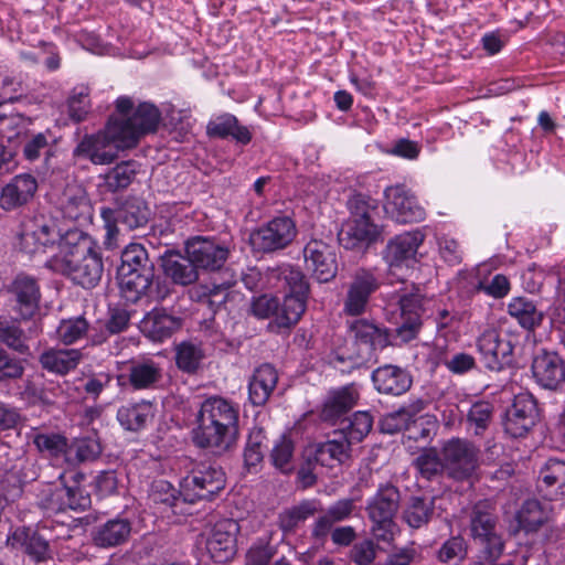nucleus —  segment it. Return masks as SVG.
Wrapping results in <instances>:
<instances>
[{
  "label": "nucleus",
  "instance_id": "5701e85b",
  "mask_svg": "<svg viewBox=\"0 0 565 565\" xmlns=\"http://www.w3.org/2000/svg\"><path fill=\"white\" fill-rule=\"evenodd\" d=\"M131 531L130 520L117 515L97 524L92 531V540L100 548L118 547L128 542Z\"/></svg>",
  "mask_w": 565,
  "mask_h": 565
},
{
  "label": "nucleus",
  "instance_id": "423d86ee",
  "mask_svg": "<svg viewBox=\"0 0 565 565\" xmlns=\"http://www.w3.org/2000/svg\"><path fill=\"white\" fill-rule=\"evenodd\" d=\"M100 216L105 228L104 245L107 249L118 245V224L127 230L143 227L149 220V210L139 199H129L118 209L103 207Z\"/></svg>",
  "mask_w": 565,
  "mask_h": 565
},
{
  "label": "nucleus",
  "instance_id": "20e7f679",
  "mask_svg": "<svg viewBox=\"0 0 565 565\" xmlns=\"http://www.w3.org/2000/svg\"><path fill=\"white\" fill-rule=\"evenodd\" d=\"M268 287L285 292L281 301V312L275 324L280 327H295L307 309L309 298V282L300 268L291 264H281L268 268L266 273Z\"/></svg>",
  "mask_w": 565,
  "mask_h": 565
},
{
  "label": "nucleus",
  "instance_id": "0e129e2a",
  "mask_svg": "<svg viewBox=\"0 0 565 565\" xmlns=\"http://www.w3.org/2000/svg\"><path fill=\"white\" fill-rule=\"evenodd\" d=\"M493 415V406L486 401L473 403L467 414V424L475 435H481L489 427Z\"/></svg>",
  "mask_w": 565,
  "mask_h": 565
},
{
  "label": "nucleus",
  "instance_id": "bf43d9fd",
  "mask_svg": "<svg viewBox=\"0 0 565 565\" xmlns=\"http://www.w3.org/2000/svg\"><path fill=\"white\" fill-rule=\"evenodd\" d=\"M138 168L139 164L134 160L118 163L105 174V185L113 192L126 189L135 179Z\"/></svg>",
  "mask_w": 565,
  "mask_h": 565
},
{
  "label": "nucleus",
  "instance_id": "72a5a7b5",
  "mask_svg": "<svg viewBox=\"0 0 565 565\" xmlns=\"http://www.w3.org/2000/svg\"><path fill=\"white\" fill-rule=\"evenodd\" d=\"M60 210L65 220L85 223L90 221L93 207L84 189L68 186L60 199Z\"/></svg>",
  "mask_w": 565,
  "mask_h": 565
},
{
  "label": "nucleus",
  "instance_id": "58836bf2",
  "mask_svg": "<svg viewBox=\"0 0 565 565\" xmlns=\"http://www.w3.org/2000/svg\"><path fill=\"white\" fill-rule=\"evenodd\" d=\"M162 268L167 277L174 284L188 286L195 282L199 271L189 255L182 256L178 253L166 254L162 258Z\"/></svg>",
  "mask_w": 565,
  "mask_h": 565
},
{
  "label": "nucleus",
  "instance_id": "e433bc0d",
  "mask_svg": "<svg viewBox=\"0 0 565 565\" xmlns=\"http://www.w3.org/2000/svg\"><path fill=\"white\" fill-rule=\"evenodd\" d=\"M149 499L162 513L169 510L175 515L189 513L185 508L188 501L183 500L181 490L177 491L166 480H157L151 484Z\"/></svg>",
  "mask_w": 565,
  "mask_h": 565
},
{
  "label": "nucleus",
  "instance_id": "c756f323",
  "mask_svg": "<svg viewBox=\"0 0 565 565\" xmlns=\"http://www.w3.org/2000/svg\"><path fill=\"white\" fill-rule=\"evenodd\" d=\"M127 379L134 390H153L163 379V369L152 359L132 360L128 366Z\"/></svg>",
  "mask_w": 565,
  "mask_h": 565
},
{
  "label": "nucleus",
  "instance_id": "c03bdc74",
  "mask_svg": "<svg viewBox=\"0 0 565 565\" xmlns=\"http://www.w3.org/2000/svg\"><path fill=\"white\" fill-rule=\"evenodd\" d=\"M551 507L536 499L524 501L516 513V520L525 532H535L550 519Z\"/></svg>",
  "mask_w": 565,
  "mask_h": 565
},
{
  "label": "nucleus",
  "instance_id": "de8ad7c7",
  "mask_svg": "<svg viewBox=\"0 0 565 565\" xmlns=\"http://www.w3.org/2000/svg\"><path fill=\"white\" fill-rule=\"evenodd\" d=\"M350 451L351 445L339 436V438L319 444L316 447L315 459L321 466L333 467L337 463L345 462L350 458Z\"/></svg>",
  "mask_w": 565,
  "mask_h": 565
},
{
  "label": "nucleus",
  "instance_id": "412c9836",
  "mask_svg": "<svg viewBox=\"0 0 565 565\" xmlns=\"http://www.w3.org/2000/svg\"><path fill=\"white\" fill-rule=\"evenodd\" d=\"M238 525L233 520L216 523L206 541V550L216 563L230 561L236 553Z\"/></svg>",
  "mask_w": 565,
  "mask_h": 565
},
{
  "label": "nucleus",
  "instance_id": "a18cd8bd",
  "mask_svg": "<svg viewBox=\"0 0 565 565\" xmlns=\"http://www.w3.org/2000/svg\"><path fill=\"white\" fill-rule=\"evenodd\" d=\"M267 436L263 428L250 429L243 451L244 469L249 473H256L262 467Z\"/></svg>",
  "mask_w": 565,
  "mask_h": 565
},
{
  "label": "nucleus",
  "instance_id": "5fc2aeb1",
  "mask_svg": "<svg viewBox=\"0 0 565 565\" xmlns=\"http://www.w3.org/2000/svg\"><path fill=\"white\" fill-rule=\"evenodd\" d=\"M373 416L366 411L355 412L342 427L340 436L350 445L361 443L372 430Z\"/></svg>",
  "mask_w": 565,
  "mask_h": 565
},
{
  "label": "nucleus",
  "instance_id": "052dcab7",
  "mask_svg": "<svg viewBox=\"0 0 565 565\" xmlns=\"http://www.w3.org/2000/svg\"><path fill=\"white\" fill-rule=\"evenodd\" d=\"M295 445L286 436L277 439L273 446L269 458L273 466L282 473H289L295 468Z\"/></svg>",
  "mask_w": 565,
  "mask_h": 565
},
{
  "label": "nucleus",
  "instance_id": "0eeeda50",
  "mask_svg": "<svg viewBox=\"0 0 565 565\" xmlns=\"http://www.w3.org/2000/svg\"><path fill=\"white\" fill-rule=\"evenodd\" d=\"M441 457L448 475L456 480L471 478L479 467V448L467 439L451 438L446 441Z\"/></svg>",
  "mask_w": 565,
  "mask_h": 565
},
{
  "label": "nucleus",
  "instance_id": "bb28decb",
  "mask_svg": "<svg viewBox=\"0 0 565 565\" xmlns=\"http://www.w3.org/2000/svg\"><path fill=\"white\" fill-rule=\"evenodd\" d=\"M182 326V319L167 312L163 308H154L140 322L141 331L152 341L162 342L170 338Z\"/></svg>",
  "mask_w": 565,
  "mask_h": 565
},
{
  "label": "nucleus",
  "instance_id": "9b49d317",
  "mask_svg": "<svg viewBox=\"0 0 565 565\" xmlns=\"http://www.w3.org/2000/svg\"><path fill=\"white\" fill-rule=\"evenodd\" d=\"M401 311V326L397 335L405 342L413 340L422 326L425 298L418 288L411 286L397 291L394 296Z\"/></svg>",
  "mask_w": 565,
  "mask_h": 565
},
{
  "label": "nucleus",
  "instance_id": "7c9ffc66",
  "mask_svg": "<svg viewBox=\"0 0 565 565\" xmlns=\"http://www.w3.org/2000/svg\"><path fill=\"white\" fill-rule=\"evenodd\" d=\"M206 134L212 138H232L243 146L248 145L253 138L249 128L242 125L238 119L230 113L213 117L206 125Z\"/></svg>",
  "mask_w": 565,
  "mask_h": 565
},
{
  "label": "nucleus",
  "instance_id": "f8f14e48",
  "mask_svg": "<svg viewBox=\"0 0 565 565\" xmlns=\"http://www.w3.org/2000/svg\"><path fill=\"white\" fill-rule=\"evenodd\" d=\"M62 236L64 234L56 231L55 226L43 217L30 218L22 223L19 234V247L29 255L42 253L55 243L60 246Z\"/></svg>",
  "mask_w": 565,
  "mask_h": 565
},
{
  "label": "nucleus",
  "instance_id": "2f4dec72",
  "mask_svg": "<svg viewBox=\"0 0 565 565\" xmlns=\"http://www.w3.org/2000/svg\"><path fill=\"white\" fill-rule=\"evenodd\" d=\"M351 331L354 333L355 341L365 347V352L359 353L361 359L371 355L373 351L382 350L391 344L388 330L365 319L354 321L351 324Z\"/></svg>",
  "mask_w": 565,
  "mask_h": 565
},
{
  "label": "nucleus",
  "instance_id": "6ab92c4d",
  "mask_svg": "<svg viewBox=\"0 0 565 565\" xmlns=\"http://www.w3.org/2000/svg\"><path fill=\"white\" fill-rule=\"evenodd\" d=\"M424 239L425 234L419 230L398 234L387 242L383 258L391 268L408 267L415 260L418 247Z\"/></svg>",
  "mask_w": 565,
  "mask_h": 565
},
{
  "label": "nucleus",
  "instance_id": "4468645a",
  "mask_svg": "<svg viewBox=\"0 0 565 565\" xmlns=\"http://www.w3.org/2000/svg\"><path fill=\"white\" fill-rule=\"evenodd\" d=\"M537 416L534 397L529 393H521L514 397L513 404L505 413L504 430L513 438L524 437L535 425Z\"/></svg>",
  "mask_w": 565,
  "mask_h": 565
},
{
  "label": "nucleus",
  "instance_id": "f704fd0d",
  "mask_svg": "<svg viewBox=\"0 0 565 565\" xmlns=\"http://www.w3.org/2000/svg\"><path fill=\"white\" fill-rule=\"evenodd\" d=\"M539 489L552 501L565 495V461L551 458L541 468Z\"/></svg>",
  "mask_w": 565,
  "mask_h": 565
},
{
  "label": "nucleus",
  "instance_id": "393cba45",
  "mask_svg": "<svg viewBox=\"0 0 565 565\" xmlns=\"http://www.w3.org/2000/svg\"><path fill=\"white\" fill-rule=\"evenodd\" d=\"M372 381L379 393L393 396L406 393L413 383L411 374L405 369L391 364L374 370Z\"/></svg>",
  "mask_w": 565,
  "mask_h": 565
},
{
  "label": "nucleus",
  "instance_id": "9d476101",
  "mask_svg": "<svg viewBox=\"0 0 565 565\" xmlns=\"http://www.w3.org/2000/svg\"><path fill=\"white\" fill-rule=\"evenodd\" d=\"M297 235V227L289 216H277L250 235L254 248L260 252H274L288 246Z\"/></svg>",
  "mask_w": 565,
  "mask_h": 565
},
{
  "label": "nucleus",
  "instance_id": "338daca9",
  "mask_svg": "<svg viewBox=\"0 0 565 565\" xmlns=\"http://www.w3.org/2000/svg\"><path fill=\"white\" fill-rule=\"evenodd\" d=\"M415 466L427 480L439 475L445 467L443 458L440 459L434 449H428L420 454L415 460Z\"/></svg>",
  "mask_w": 565,
  "mask_h": 565
},
{
  "label": "nucleus",
  "instance_id": "6e6552de",
  "mask_svg": "<svg viewBox=\"0 0 565 565\" xmlns=\"http://www.w3.org/2000/svg\"><path fill=\"white\" fill-rule=\"evenodd\" d=\"M181 495L188 503L212 500L225 487L224 472L212 466H203L184 477L180 483Z\"/></svg>",
  "mask_w": 565,
  "mask_h": 565
},
{
  "label": "nucleus",
  "instance_id": "f3484780",
  "mask_svg": "<svg viewBox=\"0 0 565 565\" xmlns=\"http://www.w3.org/2000/svg\"><path fill=\"white\" fill-rule=\"evenodd\" d=\"M303 257L308 270L319 282L332 280L338 271L334 249L331 245L312 239L303 248Z\"/></svg>",
  "mask_w": 565,
  "mask_h": 565
},
{
  "label": "nucleus",
  "instance_id": "c9c22d12",
  "mask_svg": "<svg viewBox=\"0 0 565 565\" xmlns=\"http://www.w3.org/2000/svg\"><path fill=\"white\" fill-rule=\"evenodd\" d=\"M399 491L395 486L382 484L366 503L370 520L394 519L399 507Z\"/></svg>",
  "mask_w": 565,
  "mask_h": 565
},
{
  "label": "nucleus",
  "instance_id": "b1692460",
  "mask_svg": "<svg viewBox=\"0 0 565 565\" xmlns=\"http://www.w3.org/2000/svg\"><path fill=\"white\" fill-rule=\"evenodd\" d=\"M4 479L14 487L21 488L25 483L36 480L40 476L38 460L25 452L15 451L1 463Z\"/></svg>",
  "mask_w": 565,
  "mask_h": 565
},
{
  "label": "nucleus",
  "instance_id": "4be33fe9",
  "mask_svg": "<svg viewBox=\"0 0 565 565\" xmlns=\"http://www.w3.org/2000/svg\"><path fill=\"white\" fill-rule=\"evenodd\" d=\"M83 360V351L73 348L51 347L39 355L41 369L56 376H65L75 371Z\"/></svg>",
  "mask_w": 565,
  "mask_h": 565
},
{
  "label": "nucleus",
  "instance_id": "f03ea898",
  "mask_svg": "<svg viewBox=\"0 0 565 565\" xmlns=\"http://www.w3.org/2000/svg\"><path fill=\"white\" fill-rule=\"evenodd\" d=\"M239 406L221 396H210L201 403L191 431L193 444L215 455L235 447L239 437Z\"/></svg>",
  "mask_w": 565,
  "mask_h": 565
},
{
  "label": "nucleus",
  "instance_id": "dca6fc26",
  "mask_svg": "<svg viewBox=\"0 0 565 565\" xmlns=\"http://www.w3.org/2000/svg\"><path fill=\"white\" fill-rule=\"evenodd\" d=\"M185 253L191 257L196 268L218 270L228 257V248L215 239L195 236L185 244Z\"/></svg>",
  "mask_w": 565,
  "mask_h": 565
},
{
  "label": "nucleus",
  "instance_id": "cd10ccee",
  "mask_svg": "<svg viewBox=\"0 0 565 565\" xmlns=\"http://www.w3.org/2000/svg\"><path fill=\"white\" fill-rule=\"evenodd\" d=\"M7 545L12 548L23 550L33 561L43 562L49 557V542L36 531L30 527L19 526L7 536Z\"/></svg>",
  "mask_w": 565,
  "mask_h": 565
},
{
  "label": "nucleus",
  "instance_id": "09e8293b",
  "mask_svg": "<svg viewBox=\"0 0 565 565\" xmlns=\"http://www.w3.org/2000/svg\"><path fill=\"white\" fill-rule=\"evenodd\" d=\"M102 445L95 437L75 438L68 443L65 461L72 466L96 460L102 454Z\"/></svg>",
  "mask_w": 565,
  "mask_h": 565
},
{
  "label": "nucleus",
  "instance_id": "ea45409f",
  "mask_svg": "<svg viewBox=\"0 0 565 565\" xmlns=\"http://www.w3.org/2000/svg\"><path fill=\"white\" fill-rule=\"evenodd\" d=\"M68 486L65 482V473L61 472L57 480L41 484L36 493L39 507L47 513L65 511Z\"/></svg>",
  "mask_w": 565,
  "mask_h": 565
},
{
  "label": "nucleus",
  "instance_id": "37998d69",
  "mask_svg": "<svg viewBox=\"0 0 565 565\" xmlns=\"http://www.w3.org/2000/svg\"><path fill=\"white\" fill-rule=\"evenodd\" d=\"M120 290L128 301L136 302L142 296H147L153 282V268L131 270L129 274L117 275Z\"/></svg>",
  "mask_w": 565,
  "mask_h": 565
},
{
  "label": "nucleus",
  "instance_id": "4c0bfd02",
  "mask_svg": "<svg viewBox=\"0 0 565 565\" xmlns=\"http://www.w3.org/2000/svg\"><path fill=\"white\" fill-rule=\"evenodd\" d=\"M277 381L278 374L274 366L270 364L258 366L248 384V395L252 404L255 406L264 405L276 387Z\"/></svg>",
  "mask_w": 565,
  "mask_h": 565
},
{
  "label": "nucleus",
  "instance_id": "864d4df0",
  "mask_svg": "<svg viewBox=\"0 0 565 565\" xmlns=\"http://www.w3.org/2000/svg\"><path fill=\"white\" fill-rule=\"evenodd\" d=\"M56 147L50 132H39L26 138L23 146V157L33 162L44 156L45 164L55 156Z\"/></svg>",
  "mask_w": 565,
  "mask_h": 565
},
{
  "label": "nucleus",
  "instance_id": "4d7b16f0",
  "mask_svg": "<svg viewBox=\"0 0 565 565\" xmlns=\"http://www.w3.org/2000/svg\"><path fill=\"white\" fill-rule=\"evenodd\" d=\"M121 263L117 269V275L129 274L131 270H143L145 268H154L150 262L147 249L137 243L129 244L121 252Z\"/></svg>",
  "mask_w": 565,
  "mask_h": 565
},
{
  "label": "nucleus",
  "instance_id": "39448f33",
  "mask_svg": "<svg viewBox=\"0 0 565 565\" xmlns=\"http://www.w3.org/2000/svg\"><path fill=\"white\" fill-rule=\"evenodd\" d=\"M470 532L480 546L481 557L493 561L504 552V541L499 525L495 505L489 500L477 502L470 514Z\"/></svg>",
  "mask_w": 565,
  "mask_h": 565
},
{
  "label": "nucleus",
  "instance_id": "49530a36",
  "mask_svg": "<svg viewBox=\"0 0 565 565\" xmlns=\"http://www.w3.org/2000/svg\"><path fill=\"white\" fill-rule=\"evenodd\" d=\"M435 511L433 498L411 497L403 510V520L412 529H420L428 524Z\"/></svg>",
  "mask_w": 565,
  "mask_h": 565
},
{
  "label": "nucleus",
  "instance_id": "3c124183",
  "mask_svg": "<svg viewBox=\"0 0 565 565\" xmlns=\"http://www.w3.org/2000/svg\"><path fill=\"white\" fill-rule=\"evenodd\" d=\"M0 342L20 354L30 352L28 337L20 322L13 318L0 316Z\"/></svg>",
  "mask_w": 565,
  "mask_h": 565
},
{
  "label": "nucleus",
  "instance_id": "603ef678",
  "mask_svg": "<svg viewBox=\"0 0 565 565\" xmlns=\"http://www.w3.org/2000/svg\"><path fill=\"white\" fill-rule=\"evenodd\" d=\"M508 312L526 330L535 329L543 320V313L535 303L524 297L513 298L508 305Z\"/></svg>",
  "mask_w": 565,
  "mask_h": 565
},
{
  "label": "nucleus",
  "instance_id": "8fccbe9b",
  "mask_svg": "<svg viewBox=\"0 0 565 565\" xmlns=\"http://www.w3.org/2000/svg\"><path fill=\"white\" fill-rule=\"evenodd\" d=\"M250 312L258 319H274L268 323V329L275 333H281L291 330L294 327H280L276 326L275 322L281 312V302L271 295H260L254 297L250 303Z\"/></svg>",
  "mask_w": 565,
  "mask_h": 565
},
{
  "label": "nucleus",
  "instance_id": "f257e3e1",
  "mask_svg": "<svg viewBox=\"0 0 565 565\" xmlns=\"http://www.w3.org/2000/svg\"><path fill=\"white\" fill-rule=\"evenodd\" d=\"M115 105L116 114L109 117L104 131L85 136L73 151L75 157L94 164H110L118 150L135 147L141 137L157 130L161 114L153 104L145 102L135 107L130 97L120 96Z\"/></svg>",
  "mask_w": 565,
  "mask_h": 565
},
{
  "label": "nucleus",
  "instance_id": "c85d7f7f",
  "mask_svg": "<svg viewBox=\"0 0 565 565\" xmlns=\"http://www.w3.org/2000/svg\"><path fill=\"white\" fill-rule=\"evenodd\" d=\"M38 182L29 173L15 175L2 188L0 206L6 211L14 210L29 202L36 192Z\"/></svg>",
  "mask_w": 565,
  "mask_h": 565
},
{
  "label": "nucleus",
  "instance_id": "79ce46f5",
  "mask_svg": "<svg viewBox=\"0 0 565 565\" xmlns=\"http://www.w3.org/2000/svg\"><path fill=\"white\" fill-rule=\"evenodd\" d=\"M359 399V392L354 385H345L331 391L324 402L322 416L327 420H334L353 408Z\"/></svg>",
  "mask_w": 565,
  "mask_h": 565
},
{
  "label": "nucleus",
  "instance_id": "69168bd1",
  "mask_svg": "<svg viewBox=\"0 0 565 565\" xmlns=\"http://www.w3.org/2000/svg\"><path fill=\"white\" fill-rule=\"evenodd\" d=\"M466 556L467 544L461 536L448 539L437 552L438 561L445 564L461 562Z\"/></svg>",
  "mask_w": 565,
  "mask_h": 565
},
{
  "label": "nucleus",
  "instance_id": "a19ab883",
  "mask_svg": "<svg viewBox=\"0 0 565 565\" xmlns=\"http://www.w3.org/2000/svg\"><path fill=\"white\" fill-rule=\"evenodd\" d=\"M153 416V405L150 402L141 401L121 405L117 411L116 418L125 430L139 431Z\"/></svg>",
  "mask_w": 565,
  "mask_h": 565
},
{
  "label": "nucleus",
  "instance_id": "aec40b11",
  "mask_svg": "<svg viewBox=\"0 0 565 565\" xmlns=\"http://www.w3.org/2000/svg\"><path fill=\"white\" fill-rule=\"evenodd\" d=\"M532 373L543 388L556 391L565 383V363L555 352L541 351L532 362Z\"/></svg>",
  "mask_w": 565,
  "mask_h": 565
},
{
  "label": "nucleus",
  "instance_id": "a211bd4d",
  "mask_svg": "<svg viewBox=\"0 0 565 565\" xmlns=\"http://www.w3.org/2000/svg\"><path fill=\"white\" fill-rule=\"evenodd\" d=\"M12 309L24 320L39 309L41 292L38 281L26 275H18L8 288Z\"/></svg>",
  "mask_w": 565,
  "mask_h": 565
},
{
  "label": "nucleus",
  "instance_id": "680f3d73",
  "mask_svg": "<svg viewBox=\"0 0 565 565\" xmlns=\"http://www.w3.org/2000/svg\"><path fill=\"white\" fill-rule=\"evenodd\" d=\"M33 444L36 449L51 457L64 455L66 459L68 441L67 438L57 433H36L33 436Z\"/></svg>",
  "mask_w": 565,
  "mask_h": 565
},
{
  "label": "nucleus",
  "instance_id": "13d9d810",
  "mask_svg": "<svg viewBox=\"0 0 565 565\" xmlns=\"http://www.w3.org/2000/svg\"><path fill=\"white\" fill-rule=\"evenodd\" d=\"M315 512L316 508L312 502L302 501L298 505H294L279 513L278 526L285 533L294 532L299 524L313 515Z\"/></svg>",
  "mask_w": 565,
  "mask_h": 565
},
{
  "label": "nucleus",
  "instance_id": "7ed1b4c3",
  "mask_svg": "<svg viewBox=\"0 0 565 565\" xmlns=\"http://www.w3.org/2000/svg\"><path fill=\"white\" fill-rule=\"evenodd\" d=\"M53 268L83 288H94L100 280L104 265L92 237L73 227L65 231L60 242V255Z\"/></svg>",
  "mask_w": 565,
  "mask_h": 565
},
{
  "label": "nucleus",
  "instance_id": "2eb2a0df",
  "mask_svg": "<svg viewBox=\"0 0 565 565\" xmlns=\"http://www.w3.org/2000/svg\"><path fill=\"white\" fill-rule=\"evenodd\" d=\"M384 209L398 223H413L425 218V210L404 185H392L384 191Z\"/></svg>",
  "mask_w": 565,
  "mask_h": 565
},
{
  "label": "nucleus",
  "instance_id": "473e14b6",
  "mask_svg": "<svg viewBox=\"0 0 565 565\" xmlns=\"http://www.w3.org/2000/svg\"><path fill=\"white\" fill-rule=\"evenodd\" d=\"M425 401L416 398L403 405L398 409L391 412L380 420L381 431L394 435L404 429H411L418 425L417 416L425 408Z\"/></svg>",
  "mask_w": 565,
  "mask_h": 565
},
{
  "label": "nucleus",
  "instance_id": "e2e57ef3",
  "mask_svg": "<svg viewBox=\"0 0 565 565\" xmlns=\"http://www.w3.org/2000/svg\"><path fill=\"white\" fill-rule=\"evenodd\" d=\"M88 322L84 317L62 320L56 329L58 340L71 345L81 340L88 331Z\"/></svg>",
  "mask_w": 565,
  "mask_h": 565
},
{
  "label": "nucleus",
  "instance_id": "774afa93",
  "mask_svg": "<svg viewBox=\"0 0 565 565\" xmlns=\"http://www.w3.org/2000/svg\"><path fill=\"white\" fill-rule=\"evenodd\" d=\"M443 364L455 375L467 374L477 366L475 356L466 352H457L445 356Z\"/></svg>",
  "mask_w": 565,
  "mask_h": 565
},
{
  "label": "nucleus",
  "instance_id": "6e6d98bb",
  "mask_svg": "<svg viewBox=\"0 0 565 565\" xmlns=\"http://www.w3.org/2000/svg\"><path fill=\"white\" fill-rule=\"evenodd\" d=\"M204 358L201 344L183 341L175 347V364L182 372L195 373Z\"/></svg>",
  "mask_w": 565,
  "mask_h": 565
},
{
  "label": "nucleus",
  "instance_id": "ddd939ff",
  "mask_svg": "<svg viewBox=\"0 0 565 565\" xmlns=\"http://www.w3.org/2000/svg\"><path fill=\"white\" fill-rule=\"evenodd\" d=\"M380 287L376 276L364 268L358 269L348 284L343 301V311L349 316H361L365 312L372 294Z\"/></svg>",
  "mask_w": 565,
  "mask_h": 565
},
{
  "label": "nucleus",
  "instance_id": "1a4fd4ad",
  "mask_svg": "<svg viewBox=\"0 0 565 565\" xmlns=\"http://www.w3.org/2000/svg\"><path fill=\"white\" fill-rule=\"evenodd\" d=\"M477 350L484 367L492 372H500L513 362L514 345L494 327L486 328L477 338Z\"/></svg>",
  "mask_w": 565,
  "mask_h": 565
},
{
  "label": "nucleus",
  "instance_id": "a878e982",
  "mask_svg": "<svg viewBox=\"0 0 565 565\" xmlns=\"http://www.w3.org/2000/svg\"><path fill=\"white\" fill-rule=\"evenodd\" d=\"M380 230L371 218H349L338 234L339 243L345 249H355L374 242Z\"/></svg>",
  "mask_w": 565,
  "mask_h": 565
}]
</instances>
